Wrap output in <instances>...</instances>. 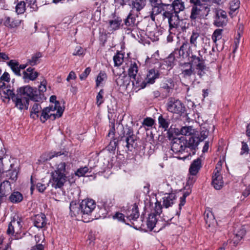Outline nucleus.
Here are the masks:
<instances>
[{"label":"nucleus","mask_w":250,"mask_h":250,"mask_svg":"<svg viewBox=\"0 0 250 250\" xmlns=\"http://www.w3.org/2000/svg\"><path fill=\"white\" fill-rule=\"evenodd\" d=\"M208 135V131L203 127L198 136H192L188 140L184 137L174 138L172 139L171 149L175 153L184 154L182 158L185 159L189 156L195 154L199 143L206 139Z\"/></svg>","instance_id":"1"},{"label":"nucleus","mask_w":250,"mask_h":250,"mask_svg":"<svg viewBox=\"0 0 250 250\" xmlns=\"http://www.w3.org/2000/svg\"><path fill=\"white\" fill-rule=\"evenodd\" d=\"M96 203L92 199H85L81 204L71 202L70 204V211L71 216L81 217L84 222H89L93 220L91 214L96 208Z\"/></svg>","instance_id":"2"},{"label":"nucleus","mask_w":250,"mask_h":250,"mask_svg":"<svg viewBox=\"0 0 250 250\" xmlns=\"http://www.w3.org/2000/svg\"><path fill=\"white\" fill-rule=\"evenodd\" d=\"M196 48L189 44L187 50V56L190 57L191 62H192L194 66L197 70V75L201 77L205 74V71L206 69V66L202 55L201 53V51H198L199 56L194 54Z\"/></svg>","instance_id":"3"},{"label":"nucleus","mask_w":250,"mask_h":250,"mask_svg":"<svg viewBox=\"0 0 250 250\" xmlns=\"http://www.w3.org/2000/svg\"><path fill=\"white\" fill-rule=\"evenodd\" d=\"M17 92L21 95L25 99H28L35 102H40L42 100L41 95L39 94L36 88L27 85L21 87L17 89Z\"/></svg>","instance_id":"4"},{"label":"nucleus","mask_w":250,"mask_h":250,"mask_svg":"<svg viewBox=\"0 0 250 250\" xmlns=\"http://www.w3.org/2000/svg\"><path fill=\"white\" fill-rule=\"evenodd\" d=\"M167 110L172 113L181 115L184 113L186 108L183 103L179 100L171 97L168 98L166 104Z\"/></svg>","instance_id":"5"},{"label":"nucleus","mask_w":250,"mask_h":250,"mask_svg":"<svg viewBox=\"0 0 250 250\" xmlns=\"http://www.w3.org/2000/svg\"><path fill=\"white\" fill-rule=\"evenodd\" d=\"M55 111V107H46L44 108L42 110V113L40 116V120L41 121L44 123L45 122V121L48 119H50L52 120H54L57 118H60L61 117L64 111L63 108H60L58 109V111L56 112V115H54V114H49L50 112L51 111Z\"/></svg>","instance_id":"6"},{"label":"nucleus","mask_w":250,"mask_h":250,"mask_svg":"<svg viewBox=\"0 0 250 250\" xmlns=\"http://www.w3.org/2000/svg\"><path fill=\"white\" fill-rule=\"evenodd\" d=\"M166 10L163 13V16H172L176 15L185 9L184 3L181 0H174L172 4H167Z\"/></svg>","instance_id":"7"},{"label":"nucleus","mask_w":250,"mask_h":250,"mask_svg":"<svg viewBox=\"0 0 250 250\" xmlns=\"http://www.w3.org/2000/svg\"><path fill=\"white\" fill-rule=\"evenodd\" d=\"M66 181V174H60L57 172L51 173L50 182L52 187L55 188H61Z\"/></svg>","instance_id":"8"},{"label":"nucleus","mask_w":250,"mask_h":250,"mask_svg":"<svg viewBox=\"0 0 250 250\" xmlns=\"http://www.w3.org/2000/svg\"><path fill=\"white\" fill-rule=\"evenodd\" d=\"M159 76V73L157 70L154 69H151L149 70L146 76L145 80L142 83L140 86L144 88L146 86V84H153L155 83V81L156 79L158 78Z\"/></svg>","instance_id":"9"},{"label":"nucleus","mask_w":250,"mask_h":250,"mask_svg":"<svg viewBox=\"0 0 250 250\" xmlns=\"http://www.w3.org/2000/svg\"><path fill=\"white\" fill-rule=\"evenodd\" d=\"M21 219L14 218L8 225L7 233L9 235H13L15 233L18 234L21 231Z\"/></svg>","instance_id":"10"},{"label":"nucleus","mask_w":250,"mask_h":250,"mask_svg":"<svg viewBox=\"0 0 250 250\" xmlns=\"http://www.w3.org/2000/svg\"><path fill=\"white\" fill-rule=\"evenodd\" d=\"M193 4L190 16L199 15L203 10H208V6L205 4H202L200 0H190Z\"/></svg>","instance_id":"11"},{"label":"nucleus","mask_w":250,"mask_h":250,"mask_svg":"<svg viewBox=\"0 0 250 250\" xmlns=\"http://www.w3.org/2000/svg\"><path fill=\"white\" fill-rule=\"evenodd\" d=\"M182 67V74L184 78H188L192 75L197 74V70L194 66L192 62L185 63Z\"/></svg>","instance_id":"12"},{"label":"nucleus","mask_w":250,"mask_h":250,"mask_svg":"<svg viewBox=\"0 0 250 250\" xmlns=\"http://www.w3.org/2000/svg\"><path fill=\"white\" fill-rule=\"evenodd\" d=\"M216 167V171H214L212 177V185L215 189H220L223 186L224 182L222 176L220 174V171Z\"/></svg>","instance_id":"13"},{"label":"nucleus","mask_w":250,"mask_h":250,"mask_svg":"<svg viewBox=\"0 0 250 250\" xmlns=\"http://www.w3.org/2000/svg\"><path fill=\"white\" fill-rule=\"evenodd\" d=\"M139 216L138 208L135 204L127 209L125 212V216L130 221H136Z\"/></svg>","instance_id":"14"},{"label":"nucleus","mask_w":250,"mask_h":250,"mask_svg":"<svg viewBox=\"0 0 250 250\" xmlns=\"http://www.w3.org/2000/svg\"><path fill=\"white\" fill-rule=\"evenodd\" d=\"M13 101L15 104V106L20 110H22L24 108L27 110L28 108L29 104L28 99H25L21 95H20L18 92H17L16 97L14 99V101Z\"/></svg>","instance_id":"15"},{"label":"nucleus","mask_w":250,"mask_h":250,"mask_svg":"<svg viewBox=\"0 0 250 250\" xmlns=\"http://www.w3.org/2000/svg\"><path fill=\"white\" fill-rule=\"evenodd\" d=\"M34 224L38 228H44L46 225V218L44 214L36 215L33 218Z\"/></svg>","instance_id":"16"},{"label":"nucleus","mask_w":250,"mask_h":250,"mask_svg":"<svg viewBox=\"0 0 250 250\" xmlns=\"http://www.w3.org/2000/svg\"><path fill=\"white\" fill-rule=\"evenodd\" d=\"M146 5V0H136L132 3V10L128 16L136 15L138 16L137 12L142 9Z\"/></svg>","instance_id":"17"},{"label":"nucleus","mask_w":250,"mask_h":250,"mask_svg":"<svg viewBox=\"0 0 250 250\" xmlns=\"http://www.w3.org/2000/svg\"><path fill=\"white\" fill-rule=\"evenodd\" d=\"M159 127L163 128L164 131H167L170 124V119L167 115L161 114L158 118Z\"/></svg>","instance_id":"18"},{"label":"nucleus","mask_w":250,"mask_h":250,"mask_svg":"<svg viewBox=\"0 0 250 250\" xmlns=\"http://www.w3.org/2000/svg\"><path fill=\"white\" fill-rule=\"evenodd\" d=\"M174 87V83L172 79L169 78L164 80L161 83V88L165 90L166 95L168 96Z\"/></svg>","instance_id":"19"},{"label":"nucleus","mask_w":250,"mask_h":250,"mask_svg":"<svg viewBox=\"0 0 250 250\" xmlns=\"http://www.w3.org/2000/svg\"><path fill=\"white\" fill-rule=\"evenodd\" d=\"M202 167L201 160L200 158L194 160L190 166L189 172L192 175H196Z\"/></svg>","instance_id":"20"},{"label":"nucleus","mask_w":250,"mask_h":250,"mask_svg":"<svg viewBox=\"0 0 250 250\" xmlns=\"http://www.w3.org/2000/svg\"><path fill=\"white\" fill-rule=\"evenodd\" d=\"M21 22V20L17 17H7L4 24L6 26L14 28L18 26Z\"/></svg>","instance_id":"21"},{"label":"nucleus","mask_w":250,"mask_h":250,"mask_svg":"<svg viewBox=\"0 0 250 250\" xmlns=\"http://www.w3.org/2000/svg\"><path fill=\"white\" fill-rule=\"evenodd\" d=\"M38 73L34 71V68L30 67L26 69V71L23 72V78L24 80L34 81L38 77Z\"/></svg>","instance_id":"22"},{"label":"nucleus","mask_w":250,"mask_h":250,"mask_svg":"<svg viewBox=\"0 0 250 250\" xmlns=\"http://www.w3.org/2000/svg\"><path fill=\"white\" fill-rule=\"evenodd\" d=\"M11 190L10 183L8 180H5L0 185V193L3 197L8 195Z\"/></svg>","instance_id":"23"},{"label":"nucleus","mask_w":250,"mask_h":250,"mask_svg":"<svg viewBox=\"0 0 250 250\" xmlns=\"http://www.w3.org/2000/svg\"><path fill=\"white\" fill-rule=\"evenodd\" d=\"M205 219L208 227H213L216 224L213 213L209 209L205 211Z\"/></svg>","instance_id":"24"},{"label":"nucleus","mask_w":250,"mask_h":250,"mask_svg":"<svg viewBox=\"0 0 250 250\" xmlns=\"http://www.w3.org/2000/svg\"><path fill=\"white\" fill-rule=\"evenodd\" d=\"M166 4L160 2L158 3V4H152L151 6L152 11L151 12L150 16H156L159 14H161L163 12V13L165 12L166 10V9H165L163 7V6H166ZM163 15V14H162Z\"/></svg>","instance_id":"25"},{"label":"nucleus","mask_w":250,"mask_h":250,"mask_svg":"<svg viewBox=\"0 0 250 250\" xmlns=\"http://www.w3.org/2000/svg\"><path fill=\"white\" fill-rule=\"evenodd\" d=\"M166 196L163 198V206L167 208L173 204L174 201L176 199V195L173 193H166Z\"/></svg>","instance_id":"26"},{"label":"nucleus","mask_w":250,"mask_h":250,"mask_svg":"<svg viewBox=\"0 0 250 250\" xmlns=\"http://www.w3.org/2000/svg\"><path fill=\"white\" fill-rule=\"evenodd\" d=\"M63 154V153H61V152H51L49 153H46L43 154L40 157V161L41 162L43 163L45 162V161L51 160L54 157H58Z\"/></svg>","instance_id":"27"},{"label":"nucleus","mask_w":250,"mask_h":250,"mask_svg":"<svg viewBox=\"0 0 250 250\" xmlns=\"http://www.w3.org/2000/svg\"><path fill=\"white\" fill-rule=\"evenodd\" d=\"M14 166L13 164L10 163L9 159H4L0 158V174L8 171L9 167H12Z\"/></svg>","instance_id":"28"},{"label":"nucleus","mask_w":250,"mask_h":250,"mask_svg":"<svg viewBox=\"0 0 250 250\" xmlns=\"http://www.w3.org/2000/svg\"><path fill=\"white\" fill-rule=\"evenodd\" d=\"M138 66L136 62H131L128 69V75L129 76L136 81V76L138 73Z\"/></svg>","instance_id":"29"},{"label":"nucleus","mask_w":250,"mask_h":250,"mask_svg":"<svg viewBox=\"0 0 250 250\" xmlns=\"http://www.w3.org/2000/svg\"><path fill=\"white\" fill-rule=\"evenodd\" d=\"M158 224L156 215L154 214H150L147 219L146 225L147 228L150 230H152Z\"/></svg>","instance_id":"30"},{"label":"nucleus","mask_w":250,"mask_h":250,"mask_svg":"<svg viewBox=\"0 0 250 250\" xmlns=\"http://www.w3.org/2000/svg\"><path fill=\"white\" fill-rule=\"evenodd\" d=\"M228 22L227 17H216L213 24L216 27L225 26Z\"/></svg>","instance_id":"31"},{"label":"nucleus","mask_w":250,"mask_h":250,"mask_svg":"<svg viewBox=\"0 0 250 250\" xmlns=\"http://www.w3.org/2000/svg\"><path fill=\"white\" fill-rule=\"evenodd\" d=\"M42 110L41 105L39 104L35 103L30 112V117L33 119L38 118L40 116L39 113Z\"/></svg>","instance_id":"32"},{"label":"nucleus","mask_w":250,"mask_h":250,"mask_svg":"<svg viewBox=\"0 0 250 250\" xmlns=\"http://www.w3.org/2000/svg\"><path fill=\"white\" fill-rule=\"evenodd\" d=\"M240 2L239 0H231L229 2V14H237V12L235 13L239 8Z\"/></svg>","instance_id":"33"},{"label":"nucleus","mask_w":250,"mask_h":250,"mask_svg":"<svg viewBox=\"0 0 250 250\" xmlns=\"http://www.w3.org/2000/svg\"><path fill=\"white\" fill-rule=\"evenodd\" d=\"M9 199L13 203H18L22 200L23 196L20 192L16 191L11 194Z\"/></svg>","instance_id":"34"},{"label":"nucleus","mask_w":250,"mask_h":250,"mask_svg":"<svg viewBox=\"0 0 250 250\" xmlns=\"http://www.w3.org/2000/svg\"><path fill=\"white\" fill-rule=\"evenodd\" d=\"M8 65L11 67L13 72L18 76H21V75L20 73V69L19 68L20 64L18 62H15L13 60H11L8 63Z\"/></svg>","instance_id":"35"},{"label":"nucleus","mask_w":250,"mask_h":250,"mask_svg":"<svg viewBox=\"0 0 250 250\" xmlns=\"http://www.w3.org/2000/svg\"><path fill=\"white\" fill-rule=\"evenodd\" d=\"M168 18V23L169 24L170 30L173 28H177L179 25V21L181 17H167Z\"/></svg>","instance_id":"36"},{"label":"nucleus","mask_w":250,"mask_h":250,"mask_svg":"<svg viewBox=\"0 0 250 250\" xmlns=\"http://www.w3.org/2000/svg\"><path fill=\"white\" fill-rule=\"evenodd\" d=\"M122 21V19L120 17H117L114 20L109 21V27L112 30H116L120 27Z\"/></svg>","instance_id":"37"},{"label":"nucleus","mask_w":250,"mask_h":250,"mask_svg":"<svg viewBox=\"0 0 250 250\" xmlns=\"http://www.w3.org/2000/svg\"><path fill=\"white\" fill-rule=\"evenodd\" d=\"M195 130L191 126H183L180 129V133L183 135L190 136L194 134Z\"/></svg>","instance_id":"38"},{"label":"nucleus","mask_w":250,"mask_h":250,"mask_svg":"<svg viewBox=\"0 0 250 250\" xmlns=\"http://www.w3.org/2000/svg\"><path fill=\"white\" fill-rule=\"evenodd\" d=\"M42 57L41 52H37L33 54L30 59L27 60V63L32 66L36 65L39 62V59Z\"/></svg>","instance_id":"39"},{"label":"nucleus","mask_w":250,"mask_h":250,"mask_svg":"<svg viewBox=\"0 0 250 250\" xmlns=\"http://www.w3.org/2000/svg\"><path fill=\"white\" fill-rule=\"evenodd\" d=\"M136 140V136H133L131 137H126L125 138V142L126 146L128 150L131 151L132 148L134 147L135 141Z\"/></svg>","instance_id":"40"},{"label":"nucleus","mask_w":250,"mask_h":250,"mask_svg":"<svg viewBox=\"0 0 250 250\" xmlns=\"http://www.w3.org/2000/svg\"><path fill=\"white\" fill-rule=\"evenodd\" d=\"M175 57L172 54H170L164 61V64L167 66V69H170L174 65Z\"/></svg>","instance_id":"41"},{"label":"nucleus","mask_w":250,"mask_h":250,"mask_svg":"<svg viewBox=\"0 0 250 250\" xmlns=\"http://www.w3.org/2000/svg\"><path fill=\"white\" fill-rule=\"evenodd\" d=\"M189 25V20L187 18H183V17H181L180 21H179V25L177 28L181 29L184 31L188 28Z\"/></svg>","instance_id":"42"},{"label":"nucleus","mask_w":250,"mask_h":250,"mask_svg":"<svg viewBox=\"0 0 250 250\" xmlns=\"http://www.w3.org/2000/svg\"><path fill=\"white\" fill-rule=\"evenodd\" d=\"M12 167H13V166ZM13 168V167H9V170H8V171H5V172L7 173L6 176L9 177V179L11 180L12 182H14L17 179L18 171L16 169L11 170V168Z\"/></svg>","instance_id":"43"},{"label":"nucleus","mask_w":250,"mask_h":250,"mask_svg":"<svg viewBox=\"0 0 250 250\" xmlns=\"http://www.w3.org/2000/svg\"><path fill=\"white\" fill-rule=\"evenodd\" d=\"M188 45L189 43L187 41H186L183 43L180 49L177 50L180 56L183 57L185 55L187 56V50L188 49Z\"/></svg>","instance_id":"44"},{"label":"nucleus","mask_w":250,"mask_h":250,"mask_svg":"<svg viewBox=\"0 0 250 250\" xmlns=\"http://www.w3.org/2000/svg\"><path fill=\"white\" fill-rule=\"evenodd\" d=\"M52 172H57L60 174H66V164L61 162L56 166V169Z\"/></svg>","instance_id":"45"},{"label":"nucleus","mask_w":250,"mask_h":250,"mask_svg":"<svg viewBox=\"0 0 250 250\" xmlns=\"http://www.w3.org/2000/svg\"><path fill=\"white\" fill-rule=\"evenodd\" d=\"M115 66H119L121 65L124 61V55L118 53L113 57Z\"/></svg>","instance_id":"46"},{"label":"nucleus","mask_w":250,"mask_h":250,"mask_svg":"<svg viewBox=\"0 0 250 250\" xmlns=\"http://www.w3.org/2000/svg\"><path fill=\"white\" fill-rule=\"evenodd\" d=\"M199 37V34L195 31H193L190 37L189 44L192 45L194 47H197V40Z\"/></svg>","instance_id":"47"},{"label":"nucleus","mask_w":250,"mask_h":250,"mask_svg":"<svg viewBox=\"0 0 250 250\" xmlns=\"http://www.w3.org/2000/svg\"><path fill=\"white\" fill-rule=\"evenodd\" d=\"M25 11V3L24 1H21L16 6V12L17 14H22Z\"/></svg>","instance_id":"48"},{"label":"nucleus","mask_w":250,"mask_h":250,"mask_svg":"<svg viewBox=\"0 0 250 250\" xmlns=\"http://www.w3.org/2000/svg\"><path fill=\"white\" fill-rule=\"evenodd\" d=\"M106 74L104 72H100L97 77L96 83V86H99L104 80L106 79Z\"/></svg>","instance_id":"49"},{"label":"nucleus","mask_w":250,"mask_h":250,"mask_svg":"<svg viewBox=\"0 0 250 250\" xmlns=\"http://www.w3.org/2000/svg\"><path fill=\"white\" fill-rule=\"evenodd\" d=\"M223 30L221 29H216L212 36V39L214 42H216L217 40H219L222 38V33Z\"/></svg>","instance_id":"50"},{"label":"nucleus","mask_w":250,"mask_h":250,"mask_svg":"<svg viewBox=\"0 0 250 250\" xmlns=\"http://www.w3.org/2000/svg\"><path fill=\"white\" fill-rule=\"evenodd\" d=\"M56 96L52 95L50 98V101L52 103H54V105H50L49 107H55V110L58 111V109L62 108L60 102L56 100Z\"/></svg>","instance_id":"51"},{"label":"nucleus","mask_w":250,"mask_h":250,"mask_svg":"<svg viewBox=\"0 0 250 250\" xmlns=\"http://www.w3.org/2000/svg\"><path fill=\"white\" fill-rule=\"evenodd\" d=\"M104 91L103 89H101L100 91L98 93L96 96V104L98 106L104 102Z\"/></svg>","instance_id":"52"},{"label":"nucleus","mask_w":250,"mask_h":250,"mask_svg":"<svg viewBox=\"0 0 250 250\" xmlns=\"http://www.w3.org/2000/svg\"><path fill=\"white\" fill-rule=\"evenodd\" d=\"M135 17H127L125 21V24L126 26L132 27L135 25Z\"/></svg>","instance_id":"53"},{"label":"nucleus","mask_w":250,"mask_h":250,"mask_svg":"<svg viewBox=\"0 0 250 250\" xmlns=\"http://www.w3.org/2000/svg\"><path fill=\"white\" fill-rule=\"evenodd\" d=\"M88 170L89 168L87 167H81L75 172V175L79 177L83 176Z\"/></svg>","instance_id":"54"},{"label":"nucleus","mask_w":250,"mask_h":250,"mask_svg":"<svg viewBox=\"0 0 250 250\" xmlns=\"http://www.w3.org/2000/svg\"><path fill=\"white\" fill-rule=\"evenodd\" d=\"M155 121L151 118L147 117L144 119L143 125L145 126H147L148 127H151L154 124Z\"/></svg>","instance_id":"55"},{"label":"nucleus","mask_w":250,"mask_h":250,"mask_svg":"<svg viewBox=\"0 0 250 250\" xmlns=\"http://www.w3.org/2000/svg\"><path fill=\"white\" fill-rule=\"evenodd\" d=\"M3 93L9 99H11L12 101H14V99L16 97V95H15L12 90L9 89H6V90L3 91Z\"/></svg>","instance_id":"56"},{"label":"nucleus","mask_w":250,"mask_h":250,"mask_svg":"<svg viewBox=\"0 0 250 250\" xmlns=\"http://www.w3.org/2000/svg\"><path fill=\"white\" fill-rule=\"evenodd\" d=\"M26 1L28 3V6L31 9V11H36L38 9L36 0H26Z\"/></svg>","instance_id":"57"},{"label":"nucleus","mask_w":250,"mask_h":250,"mask_svg":"<svg viewBox=\"0 0 250 250\" xmlns=\"http://www.w3.org/2000/svg\"><path fill=\"white\" fill-rule=\"evenodd\" d=\"M212 11L215 15L214 16H226V13L224 11L218 8H212Z\"/></svg>","instance_id":"58"},{"label":"nucleus","mask_w":250,"mask_h":250,"mask_svg":"<svg viewBox=\"0 0 250 250\" xmlns=\"http://www.w3.org/2000/svg\"><path fill=\"white\" fill-rule=\"evenodd\" d=\"M134 135L132 129L130 127H126L124 131V136L122 137V140H123V138H125L126 137H131Z\"/></svg>","instance_id":"59"},{"label":"nucleus","mask_w":250,"mask_h":250,"mask_svg":"<svg viewBox=\"0 0 250 250\" xmlns=\"http://www.w3.org/2000/svg\"><path fill=\"white\" fill-rule=\"evenodd\" d=\"M84 53L83 49L80 46H77L75 49L73 55L74 56H80Z\"/></svg>","instance_id":"60"},{"label":"nucleus","mask_w":250,"mask_h":250,"mask_svg":"<svg viewBox=\"0 0 250 250\" xmlns=\"http://www.w3.org/2000/svg\"><path fill=\"white\" fill-rule=\"evenodd\" d=\"M249 151V148L246 143L244 142H242V147L240 155H242L245 153L248 154Z\"/></svg>","instance_id":"61"},{"label":"nucleus","mask_w":250,"mask_h":250,"mask_svg":"<svg viewBox=\"0 0 250 250\" xmlns=\"http://www.w3.org/2000/svg\"><path fill=\"white\" fill-rule=\"evenodd\" d=\"M118 145L117 141L114 140L110 142L109 145L107 146L108 150L111 151L115 150Z\"/></svg>","instance_id":"62"},{"label":"nucleus","mask_w":250,"mask_h":250,"mask_svg":"<svg viewBox=\"0 0 250 250\" xmlns=\"http://www.w3.org/2000/svg\"><path fill=\"white\" fill-rule=\"evenodd\" d=\"M91 72L90 67L86 68L84 71L80 75V79L81 80H85Z\"/></svg>","instance_id":"63"},{"label":"nucleus","mask_w":250,"mask_h":250,"mask_svg":"<svg viewBox=\"0 0 250 250\" xmlns=\"http://www.w3.org/2000/svg\"><path fill=\"white\" fill-rule=\"evenodd\" d=\"M114 219H117L119 221H125V215L120 212H117L114 216Z\"/></svg>","instance_id":"64"}]
</instances>
